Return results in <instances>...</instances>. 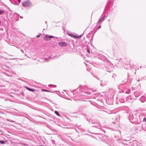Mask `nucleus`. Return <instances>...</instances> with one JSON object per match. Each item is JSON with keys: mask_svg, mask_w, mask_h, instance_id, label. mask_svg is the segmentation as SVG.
<instances>
[{"mask_svg": "<svg viewBox=\"0 0 146 146\" xmlns=\"http://www.w3.org/2000/svg\"><path fill=\"white\" fill-rule=\"evenodd\" d=\"M22 5L23 6L25 7H30L32 5L31 3L28 0L24 1L22 3Z\"/></svg>", "mask_w": 146, "mask_h": 146, "instance_id": "obj_1", "label": "nucleus"}, {"mask_svg": "<svg viewBox=\"0 0 146 146\" xmlns=\"http://www.w3.org/2000/svg\"><path fill=\"white\" fill-rule=\"evenodd\" d=\"M59 45L61 47H65L67 46V43L65 42H62L58 43Z\"/></svg>", "mask_w": 146, "mask_h": 146, "instance_id": "obj_3", "label": "nucleus"}, {"mask_svg": "<svg viewBox=\"0 0 146 146\" xmlns=\"http://www.w3.org/2000/svg\"><path fill=\"white\" fill-rule=\"evenodd\" d=\"M102 20V19H100V20L99 21V22L101 21Z\"/></svg>", "mask_w": 146, "mask_h": 146, "instance_id": "obj_14", "label": "nucleus"}, {"mask_svg": "<svg viewBox=\"0 0 146 146\" xmlns=\"http://www.w3.org/2000/svg\"><path fill=\"white\" fill-rule=\"evenodd\" d=\"M100 28H101V26H99V27H98V29H100Z\"/></svg>", "mask_w": 146, "mask_h": 146, "instance_id": "obj_15", "label": "nucleus"}, {"mask_svg": "<svg viewBox=\"0 0 146 146\" xmlns=\"http://www.w3.org/2000/svg\"><path fill=\"white\" fill-rule=\"evenodd\" d=\"M143 121H144L146 122V118H144L143 119Z\"/></svg>", "mask_w": 146, "mask_h": 146, "instance_id": "obj_10", "label": "nucleus"}, {"mask_svg": "<svg viewBox=\"0 0 146 146\" xmlns=\"http://www.w3.org/2000/svg\"><path fill=\"white\" fill-rule=\"evenodd\" d=\"M87 52H88V53L89 54H90V50L89 49H87Z\"/></svg>", "mask_w": 146, "mask_h": 146, "instance_id": "obj_8", "label": "nucleus"}, {"mask_svg": "<svg viewBox=\"0 0 146 146\" xmlns=\"http://www.w3.org/2000/svg\"><path fill=\"white\" fill-rule=\"evenodd\" d=\"M54 37V36H48V35H46V36L43 38V39L45 40H49V39L48 38H53Z\"/></svg>", "mask_w": 146, "mask_h": 146, "instance_id": "obj_4", "label": "nucleus"}, {"mask_svg": "<svg viewBox=\"0 0 146 146\" xmlns=\"http://www.w3.org/2000/svg\"><path fill=\"white\" fill-rule=\"evenodd\" d=\"M3 12L2 11L0 10V14H2L3 13Z\"/></svg>", "mask_w": 146, "mask_h": 146, "instance_id": "obj_13", "label": "nucleus"}, {"mask_svg": "<svg viewBox=\"0 0 146 146\" xmlns=\"http://www.w3.org/2000/svg\"><path fill=\"white\" fill-rule=\"evenodd\" d=\"M68 34L71 37L74 38H81L82 36V35H81L80 36H78V35H74L72 34Z\"/></svg>", "mask_w": 146, "mask_h": 146, "instance_id": "obj_2", "label": "nucleus"}, {"mask_svg": "<svg viewBox=\"0 0 146 146\" xmlns=\"http://www.w3.org/2000/svg\"><path fill=\"white\" fill-rule=\"evenodd\" d=\"M21 144L23 145H26L28 146V145H27L25 143H22Z\"/></svg>", "mask_w": 146, "mask_h": 146, "instance_id": "obj_12", "label": "nucleus"}, {"mask_svg": "<svg viewBox=\"0 0 146 146\" xmlns=\"http://www.w3.org/2000/svg\"><path fill=\"white\" fill-rule=\"evenodd\" d=\"M54 112L55 113V114H56L57 115H58V116H60V114L57 111H55Z\"/></svg>", "mask_w": 146, "mask_h": 146, "instance_id": "obj_6", "label": "nucleus"}, {"mask_svg": "<svg viewBox=\"0 0 146 146\" xmlns=\"http://www.w3.org/2000/svg\"><path fill=\"white\" fill-rule=\"evenodd\" d=\"M0 143L1 144H3L5 143V142L3 141H0Z\"/></svg>", "mask_w": 146, "mask_h": 146, "instance_id": "obj_7", "label": "nucleus"}, {"mask_svg": "<svg viewBox=\"0 0 146 146\" xmlns=\"http://www.w3.org/2000/svg\"><path fill=\"white\" fill-rule=\"evenodd\" d=\"M42 91H46V92H49V91L48 90H44V89H42Z\"/></svg>", "mask_w": 146, "mask_h": 146, "instance_id": "obj_9", "label": "nucleus"}, {"mask_svg": "<svg viewBox=\"0 0 146 146\" xmlns=\"http://www.w3.org/2000/svg\"><path fill=\"white\" fill-rule=\"evenodd\" d=\"M40 36V35H37L36 37L37 38H38V37H39Z\"/></svg>", "mask_w": 146, "mask_h": 146, "instance_id": "obj_11", "label": "nucleus"}, {"mask_svg": "<svg viewBox=\"0 0 146 146\" xmlns=\"http://www.w3.org/2000/svg\"><path fill=\"white\" fill-rule=\"evenodd\" d=\"M25 88L27 90H29V91H32V92H33V91H35V89H31V88H28V87H25Z\"/></svg>", "mask_w": 146, "mask_h": 146, "instance_id": "obj_5", "label": "nucleus"}, {"mask_svg": "<svg viewBox=\"0 0 146 146\" xmlns=\"http://www.w3.org/2000/svg\"><path fill=\"white\" fill-rule=\"evenodd\" d=\"M21 0H19V2H20Z\"/></svg>", "mask_w": 146, "mask_h": 146, "instance_id": "obj_16", "label": "nucleus"}]
</instances>
